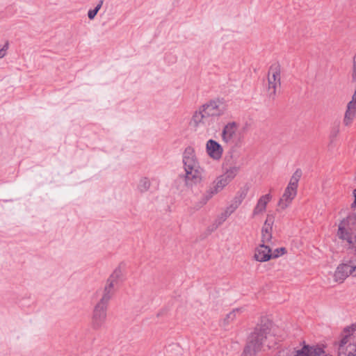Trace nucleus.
I'll list each match as a JSON object with an SVG mask.
<instances>
[{"label":"nucleus","mask_w":356,"mask_h":356,"mask_svg":"<svg viewBox=\"0 0 356 356\" xmlns=\"http://www.w3.org/2000/svg\"><path fill=\"white\" fill-rule=\"evenodd\" d=\"M183 164L185 174L184 179L187 186H192L200 183L202 179V168L195 154L194 149L188 147L183 154Z\"/></svg>","instance_id":"1"},{"label":"nucleus","mask_w":356,"mask_h":356,"mask_svg":"<svg viewBox=\"0 0 356 356\" xmlns=\"http://www.w3.org/2000/svg\"><path fill=\"white\" fill-rule=\"evenodd\" d=\"M220 136L222 141L227 145H237L244 138L239 123L234 121L229 122L223 127Z\"/></svg>","instance_id":"2"},{"label":"nucleus","mask_w":356,"mask_h":356,"mask_svg":"<svg viewBox=\"0 0 356 356\" xmlns=\"http://www.w3.org/2000/svg\"><path fill=\"white\" fill-rule=\"evenodd\" d=\"M356 218L353 216H349L343 219L338 227L337 235L349 244L356 243Z\"/></svg>","instance_id":"3"},{"label":"nucleus","mask_w":356,"mask_h":356,"mask_svg":"<svg viewBox=\"0 0 356 356\" xmlns=\"http://www.w3.org/2000/svg\"><path fill=\"white\" fill-rule=\"evenodd\" d=\"M122 277L120 269H115L107 279L106 282L102 290L101 298L97 303L108 306L109 301L114 296L115 288L118 285Z\"/></svg>","instance_id":"4"},{"label":"nucleus","mask_w":356,"mask_h":356,"mask_svg":"<svg viewBox=\"0 0 356 356\" xmlns=\"http://www.w3.org/2000/svg\"><path fill=\"white\" fill-rule=\"evenodd\" d=\"M268 84L266 87L267 92L270 98L274 99L277 94V90L281 86V69L277 63L272 65L268 72Z\"/></svg>","instance_id":"5"},{"label":"nucleus","mask_w":356,"mask_h":356,"mask_svg":"<svg viewBox=\"0 0 356 356\" xmlns=\"http://www.w3.org/2000/svg\"><path fill=\"white\" fill-rule=\"evenodd\" d=\"M214 120L207 114V112L200 106L193 115L190 124L196 129H202L209 131L214 124Z\"/></svg>","instance_id":"6"},{"label":"nucleus","mask_w":356,"mask_h":356,"mask_svg":"<svg viewBox=\"0 0 356 356\" xmlns=\"http://www.w3.org/2000/svg\"><path fill=\"white\" fill-rule=\"evenodd\" d=\"M348 276L356 277V258L355 257L348 262L338 266L334 274V280L337 282L343 283Z\"/></svg>","instance_id":"7"},{"label":"nucleus","mask_w":356,"mask_h":356,"mask_svg":"<svg viewBox=\"0 0 356 356\" xmlns=\"http://www.w3.org/2000/svg\"><path fill=\"white\" fill-rule=\"evenodd\" d=\"M106 305L97 303L93 309L90 325L94 330H99L104 327L107 319Z\"/></svg>","instance_id":"8"},{"label":"nucleus","mask_w":356,"mask_h":356,"mask_svg":"<svg viewBox=\"0 0 356 356\" xmlns=\"http://www.w3.org/2000/svg\"><path fill=\"white\" fill-rule=\"evenodd\" d=\"M269 332V327L266 325H258L256 326L248 338L249 348L256 347L260 350Z\"/></svg>","instance_id":"9"},{"label":"nucleus","mask_w":356,"mask_h":356,"mask_svg":"<svg viewBox=\"0 0 356 356\" xmlns=\"http://www.w3.org/2000/svg\"><path fill=\"white\" fill-rule=\"evenodd\" d=\"M246 195L247 189H241L237 192L236 195L231 200L229 204L225 209L223 212L220 214L218 220L220 223L225 222L227 218L236 211L245 200Z\"/></svg>","instance_id":"10"},{"label":"nucleus","mask_w":356,"mask_h":356,"mask_svg":"<svg viewBox=\"0 0 356 356\" xmlns=\"http://www.w3.org/2000/svg\"><path fill=\"white\" fill-rule=\"evenodd\" d=\"M229 182L221 175L216 178L203 195L201 202L205 204L215 195L221 192Z\"/></svg>","instance_id":"11"},{"label":"nucleus","mask_w":356,"mask_h":356,"mask_svg":"<svg viewBox=\"0 0 356 356\" xmlns=\"http://www.w3.org/2000/svg\"><path fill=\"white\" fill-rule=\"evenodd\" d=\"M201 106L214 121L215 118L224 115L227 109L225 102L219 99L211 100Z\"/></svg>","instance_id":"12"},{"label":"nucleus","mask_w":356,"mask_h":356,"mask_svg":"<svg viewBox=\"0 0 356 356\" xmlns=\"http://www.w3.org/2000/svg\"><path fill=\"white\" fill-rule=\"evenodd\" d=\"M297 190L286 187L284 192L277 202V211H284L291 204L297 195Z\"/></svg>","instance_id":"13"},{"label":"nucleus","mask_w":356,"mask_h":356,"mask_svg":"<svg viewBox=\"0 0 356 356\" xmlns=\"http://www.w3.org/2000/svg\"><path fill=\"white\" fill-rule=\"evenodd\" d=\"M274 216L268 214L266 219L261 228V242L264 243H268L272 239L273 226L274 224Z\"/></svg>","instance_id":"14"},{"label":"nucleus","mask_w":356,"mask_h":356,"mask_svg":"<svg viewBox=\"0 0 356 356\" xmlns=\"http://www.w3.org/2000/svg\"><path fill=\"white\" fill-rule=\"evenodd\" d=\"M271 200L272 195L270 193L261 195L253 208L252 217L257 218L262 216L266 212L267 205Z\"/></svg>","instance_id":"15"},{"label":"nucleus","mask_w":356,"mask_h":356,"mask_svg":"<svg viewBox=\"0 0 356 356\" xmlns=\"http://www.w3.org/2000/svg\"><path fill=\"white\" fill-rule=\"evenodd\" d=\"M266 244L261 243L255 248L254 258L256 261L265 262L272 259L271 249Z\"/></svg>","instance_id":"16"},{"label":"nucleus","mask_w":356,"mask_h":356,"mask_svg":"<svg viewBox=\"0 0 356 356\" xmlns=\"http://www.w3.org/2000/svg\"><path fill=\"white\" fill-rule=\"evenodd\" d=\"M206 149L209 156L215 160L220 159L222 155V146L214 140L210 139L207 141Z\"/></svg>","instance_id":"17"},{"label":"nucleus","mask_w":356,"mask_h":356,"mask_svg":"<svg viewBox=\"0 0 356 356\" xmlns=\"http://www.w3.org/2000/svg\"><path fill=\"white\" fill-rule=\"evenodd\" d=\"M323 354V349L319 346L305 345L296 351L294 356H322Z\"/></svg>","instance_id":"18"},{"label":"nucleus","mask_w":356,"mask_h":356,"mask_svg":"<svg viewBox=\"0 0 356 356\" xmlns=\"http://www.w3.org/2000/svg\"><path fill=\"white\" fill-rule=\"evenodd\" d=\"M240 168L238 166L233 165L227 168L225 173L222 175L228 181V182H231L238 175L239 172Z\"/></svg>","instance_id":"19"},{"label":"nucleus","mask_w":356,"mask_h":356,"mask_svg":"<svg viewBox=\"0 0 356 356\" xmlns=\"http://www.w3.org/2000/svg\"><path fill=\"white\" fill-rule=\"evenodd\" d=\"M302 176V171L300 169H297L291 176L287 187L293 188L298 191V182Z\"/></svg>","instance_id":"20"},{"label":"nucleus","mask_w":356,"mask_h":356,"mask_svg":"<svg viewBox=\"0 0 356 356\" xmlns=\"http://www.w3.org/2000/svg\"><path fill=\"white\" fill-rule=\"evenodd\" d=\"M242 313L241 308H236L233 309L229 314H227L224 319V323L226 325H228L232 323L234 321L237 319Z\"/></svg>","instance_id":"21"},{"label":"nucleus","mask_w":356,"mask_h":356,"mask_svg":"<svg viewBox=\"0 0 356 356\" xmlns=\"http://www.w3.org/2000/svg\"><path fill=\"white\" fill-rule=\"evenodd\" d=\"M150 186H151V183H150L149 179L147 177H143V178L140 179V180L138 183V190L140 193H145L149 189Z\"/></svg>","instance_id":"22"},{"label":"nucleus","mask_w":356,"mask_h":356,"mask_svg":"<svg viewBox=\"0 0 356 356\" xmlns=\"http://www.w3.org/2000/svg\"><path fill=\"white\" fill-rule=\"evenodd\" d=\"M348 350V356H356V334H351V342L349 343Z\"/></svg>","instance_id":"23"},{"label":"nucleus","mask_w":356,"mask_h":356,"mask_svg":"<svg viewBox=\"0 0 356 356\" xmlns=\"http://www.w3.org/2000/svg\"><path fill=\"white\" fill-rule=\"evenodd\" d=\"M257 351H259V349L256 347L249 348V343H248L242 356H254Z\"/></svg>","instance_id":"24"},{"label":"nucleus","mask_w":356,"mask_h":356,"mask_svg":"<svg viewBox=\"0 0 356 356\" xmlns=\"http://www.w3.org/2000/svg\"><path fill=\"white\" fill-rule=\"evenodd\" d=\"M102 4H103V1L101 0L94 9L90 10L88 11V16L90 19H92L95 18V17L97 14L98 11L102 8Z\"/></svg>","instance_id":"25"},{"label":"nucleus","mask_w":356,"mask_h":356,"mask_svg":"<svg viewBox=\"0 0 356 356\" xmlns=\"http://www.w3.org/2000/svg\"><path fill=\"white\" fill-rule=\"evenodd\" d=\"M286 253V250L285 248H277L273 252L271 251L272 259L277 258L280 256L284 255Z\"/></svg>","instance_id":"26"},{"label":"nucleus","mask_w":356,"mask_h":356,"mask_svg":"<svg viewBox=\"0 0 356 356\" xmlns=\"http://www.w3.org/2000/svg\"><path fill=\"white\" fill-rule=\"evenodd\" d=\"M9 47V43L7 41L4 45L0 49V59L4 58L7 54V51Z\"/></svg>","instance_id":"27"},{"label":"nucleus","mask_w":356,"mask_h":356,"mask_svg":"<svg viewBox=\"0 0 356 356\" xmlns=\"http://www.w3.org/2000/svg\"><path fill=\"white\" fill-rule=\"evenodd\" d=\"M353 194H354V197H355V200H354V202L352 204L353 207L356 206V188L354 190Z\"/></svg>","instance_id":"28"},{"label":"nucleus","mask_w":356,"mask_h":356,"mask_svg":"<svg viewBox=\"0 0 356 356\" xmlns=\"http://www.w3.org/2000/svg\"><path fill=\"white\" fill-rule=\"evenodd\" d=\"M338 132H339V130H337L336 131H334V133L332 134L333 136H337V135L338 134Z\"/></svg>","instance_id":"29"}]
</instances>
